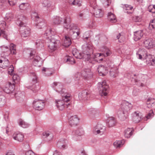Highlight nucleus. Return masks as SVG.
<instances>
[{"label":"nucleus","mask_w":155,"mask_h":155,"mask_svg":"<svg viewBox=\"0 0 155 155\" xmlns=\"http://www.w3.org/2000/svg\"><path fill=\"white\" fill-rule=\"evenodd\" d=\"M64 26L65 28L71 30L70 34L73 39L78 38L80 34L79 30L71 22V19L69 16H67L65 19Z\"/></svg>","instance_id":"nucleus-1"},{"label":"nucleus","mask_w":155,"mask_h":155,"mask_svg":"<svg viewBox=\"0 0 155 155\" xmlns=\"http://www.w3.org/2000/svg\"><path fill=\"white\" fill-rule=\"evenodd\" d=\"M136 54L139 59H141L143 58L145 59L147 64L148 65H155V58L153 56L148 54L145 49H139Z\"/></svg>","instance_id":"nucleus-2"},{"label":"nucleus","mask_w":155,"mask_h":155,"mask_svg":"<svg viewBox=\"0 0 155 155\" xmlns=\"http://www.w3.org/2000/svg\"><path fill=\"white\" fill-rule=\"evenodd\" d=\"M62 100L56 101V105L59 110H63L66 107H68L70 105L71 95L67 93L62 94Z\"/></svg>","instance_id":"nucleus-3"},{"label":"nucleus","mask_w":155,"mask_h":155,"mask_svg":"<svg viewBox=\"0 0 155 155\" xmlns=\"http://www.w3.org/2000/svg\"><path fill=\"white\" fill-rule=\"evenodd\" d=\"M89 50V54H87L85 56V58L87 57V61L91 62L92 61L94 60L98 63H100L102 61L103 58L105 57L104 54L101 53L93 54V49L91 45H90L89 47H88Z\"/></svg>","instance_id":"nucleus-4"},{"label":"nucleus","mask_w":155,"mask_h":155,"mask_svg":"<svg viewBox=\"0 0 155 155\" xmlns=\"http://www.w3.org/2000/svg\"><path fill=\"white\" fill-rule=\"evenodd\" d=\"M132 107V104L128 102L124 101L121 104L120 110L117 112L118 116L121 120L126 119V117L124 114H127Z\"/></svg>","instance_id":"nucleus-5"},{"label":"nucleus","mask_w":155,"mask_h":155,"mask_svg":"<svg viewBox=\"0 0 155 155\" xmlns=\"http://www.w3.org/2000/svg\"><path fill=\"white\" fill-rule=\"evenodd\" d=\"M90 45H91V44H89L87 46L86 49L84 51V52L83 53H79L76 49H75L72 51L73 55L77 58L79 59L84 58L87 61V57H86L85 58V56L87 54H89L90 53L88 47H89Z\"/></svg>","instance_id":"nucleus-6"},{"label":"nucleus","mask_w":155,"mask_h":155,"mask_svg":"<svg viewBox=\"0 0 155 155\" xmlns=\"http://www.w3.org/2000/svg\"><path fill=\"white\" fill-rule=\"evenodd\" d=\"M91 5L94 8V14L95 16L97 18H101L104 15L103 12L101 9L97 8L96 3L94 2L93 3L90 2Z\"/></svg>","instance_id":"nucleus-7"},{"label":"nucleus","mask_w":155,"mask_h":155,"mask_svg":"<svg viewBox=\"0 0 155 155\" xmlns=\"http://www.w3.org/2000/svg\"><path fill=\"white\" fill-rule=\"evenodd\" d=\"M144 47L147 49H150L155 47V42L151 38H146L143 42Z\"/></svg>","instance_id":"nucleus-8"},{"label":"nucleus","mask_w":155,"mask_h":155,"mask_svg":"<svg viewBox=\"0 0 155 155\" xmlns=\"http://www.w3.org/2000/svg\"><path fill=\"white\" fill-rule=\"evenodd\" d=\"M45 102L44 101L38 99L35 100L33 102L34 108L38 110H41L44 107Z\"/></svg>","instance_id":"nucleus-9"},{"label":"nucleus","mask_w":155,"mask_h":155,"mask_svg":"<svg viewBox=\"0 0 155 155\" xmlns=\"http://www.w3.org/2000/svg\"><path fill=\"white\" fill-rule=\"evenodd\" d=\"M100 84L101 86L102 89L99 91L100 94L101 96H107L108 86L107 84L106 81H104L101 83H100Z\"/></svg>","instance_id":"nucleus-10"},{"label":"nucleus","mask_w":155,"mask_h":155,"mask_svg":"<svg viewBox=\"0 0 155 155\" xmlns=\"http://www.w3.org/2000/svg\"><path fill=\"white\" fill-rule=\"evenodd\" d=\"M50 42H49L48 48L50 49L51 51H53L57 49V47L60 44V41L55 39L50 40Z\"/></svg>","instance_id":"nucleus-11"},{"label":"nucleus","mask_w":155,"mask_h":155,"mask_svg":"<svg viewBox=\"0 0 155 155\" xmlns=\"http://www.w3.org/2000/svg\"><path fill=\"white\" fill-rule=\"evenodd\" d=\"M35 53L34 51H32L30 54V59H34L33 64L35 66H40L39 63L41 62V58L38 56H34V53Z\"/></svg>","instance_id":"nucleus-12"},{"label":"nucleus","mask_w":155,"mask_h":155,"mask_svg":"<svg viewBox=\"0 0 155 155\" xmlns=\"http://www.w3.org/2000/svg\"><path fill=\"white\" fill-rule=\"evenodd\" d=\"M53 87H54L56 91L60 93L62 95V94L67 93L66 90L62 88V86L59 82H54L53 84Z\"/></svg>","instance_id":"nucleus-13"},{"label":"nucleus","mask_w":155,"mask_h":155,"mask_svg":"<svg viewBox=\"0 0 155 155\" xmlns=\"http://www.w3.org/2000/svg\"><path fill=\"white\" fill-rule=\"evenodd\" d=\"M20 28V32L21 36L26 37L29 36L30 35V29L25 26H22Z\"/></svg>","instance_id":"nucleus-14"},{"label":"nucleus","mask_w":155,"mask_h":155,"mask_svg":"<svg viewBox=\"0 0 155 155\" xmlns=\"http://www.w3.org/2000/svg\"><path fill=\"white\" fill-rule=\"evenodd\" d=\"M90 96L89 92L87 90H84L79 93L78 97L80 100L85 101L87 100Z\"/></svg>","instance_id":"nucleus-15"},{"label":"nucleus","mask_w":155,"mask_h":155,"mask_svg":"<svg viewBox=\"0 0 155 155\" xmlns=\"http://www.w3.org/2000/svg\"><path fill=\"white\" fill-rule=\"evenodd\" d=\"M82 78L87 79L92 77L93 74L90 69H86L81 71Z\"/></svg>","instance_id":"nucleus-16"},{"label":"nucleus","mask_w":155,"mask_h":155,"mask_svg":"<svg viewBox=\"0 0 155 155\" xmlns=\"http://www.w3.org/2000/svg\"><path fill=\"white\" fill-rule=\"evenodd\" d=\"M55 31L54 29L49 28L47 30L45 35L47 37V38L49 40L55 39L54 35L55 34Z\"/></svg>","instance_id":"nucleus-17"},{"label":"nucleus","mask_w":155,"mask_h":155,"mask_svg":"<svg viewBox=\"0 0 155 155\" xmlns=\"http://www.w3.org/2000/svg\"><path fill=\"white\" fill-rule=\"evenodd\" d=\"M79 120V118L76 115L72 116L69 118V124L71 126H76L78 123Z\"/></svg>","instance_id":"nucleus-18"},{"label":"nucleus","mask_w":155,"mask_h":155,"mask_svg":"<svg viewBox=\"0 0 155 155\" xmlns=\"http://www.w3.org/2000/svg\"><path fill=\"white\" fill-rule=\"evenodd\" d=\"M17 23L20 27L25 26V24L24 21L26 19V18L23 15H18L17 17Z\"/></svg>","instance_id":"nucleus-19"},{"label":"nucleus","mask_w":155,"mask_h":155,"mask_svg":"<svg viewBox=\"0 0 155 155\" xmlns=\"http://www.w3.org/2000/svg\"><path fill=\"white\" fill-rule=\"evenodd\" d=\"M97 70L99 75L102 76L105 75L108 72L107 68L102 65H100L98 66Z\"/></svg>","instance_id":"nucleus-20"},{"label":"nucleus","mask_w":155,"mask_h":155,"mask_svg":"<svg viewBox=\"0 0 155 155\" xmlns=\"http://www.w3.org/2000/svg\"><path fill=\"white\" fill-rule=\"evenodd\" d=\"M141 117L138 111L134 112L133 117V120L135 123L139 122L141 120Z\"/></svg>","instance_id":"nucleus-21"},{"label":"nucleus","mask_w":155,"mask_h":155,"mask_svg":"<svg viewBox=\"0 0 155 155\" xmlns=\"http://www.w3.org/2000/svg\"><path fill=\"white\" fill-rule=\"evenodd\" d=\"M9 62L7 59H3L0 60V67L6 69L9 65Z\"/></svg>","instance_id":"nucleus-22"},{"label":"nucleus","mask_w":155,"mask_h":155,"mask_svg":"<svg viewBox=\"0 0 155 155\" xmlns=\"http://www.w3.org/2000/svg\"><path fill=\"white\" fill-rule=\"evenodd\" d=\"M13 138L18 141L21 142L24 139V136L21 133L16 132L12 136Z\"/></svg>","instance_id":"nucleus-23"},{"label":"nucleus","mask_w":155,"mask_h":155,"mask_svg":"<svg viewBox=\"0 0 155 155\" xmlns=\"http://www.w3.org/2000/svg\"><path fill=\"white\" fill-rule=\"evenodd\" d=\"M143 32L142 31L139 30L134 32V39L135 41L140 40L143 35Z\"/></svg>","instance_id":"nucleus-24"},{"label":"nucleus","mask_w":155,"mask_h":155,"mask_svg":"<svg viewBox=\"0 0 155 155\" xmlns=\"http://www.w3.org/2000/svg\"><path fill=\"white\" fill-rule=\"evenodd\" d=\"M116 120L115 118L112 117L108 118L107 120V124L109 127H112L115 125Z\"/></svg>","instance_id":"nucleus-25"},{"label":"nucleus","mask_w":155,"mask_h":155,"mask_svg":"<svg viewBox=\"0 0 155 155\" xmlns=\"http://www.w3.org/2000/svg\"><path fill=\"white\" fill-rule=\"evenodd\" d=\"M107 17L108 20L111 22L115 23L117 22V19L116 16L111 12H110L108 13Z\"/></svg>","instance_id":"nucleus-26"},{"label":"nucleus","mask_w":155,"mask_h":155,"mask_svg":"<svg viewBox=\"0 0 155 155\" xmlns=\"http://www.w3.org/2000/svg\"><path fill=\"white\" fill-rule=\"evenodd\" d=\"M99 125H97L95 127L93 130V132L94 134L97 135L100 134L101 135L103 134L104 131H102V129L100 128Z\"/></svg>","instance_id":"nucleus-27"},{"label":"nucleus","mask_w":155,"mask_h":155,"mask_svg":"<svg viewBox=\"0 0 155 155\" xmlns=\"http://www.w3.org/2000/svg\"><path fill=\"white\" fill-rule=\"evenodd\" d=\"M73 135H76V136H81L84 135V132L82 129L78 128L75 131L72 132Z\"/></svg>","instance_id":"nucleus-28"},{"label":"nucleus","mask_w":155,"mask_h":155,"mask_svg":"<svg viewBox=\"0 0 155 155\" xmlns=\"http://www.w3.org/2000/svg\"><path fill=\"white\" fill-rule=\"evenodd\" d=\"M65 141L63 140L59 141L57 144L58 147L60 149H64L67 147V146L65 144Z\"/></svg>","instance_id":"nucleus-29"},{"label":"nucleus","mask_w":155,"mask_h":155,"mask_svg":"<svg viewBox=\"0 0 155 155\" xmlns=\"http://www.w3.org/2000/svg\"><path fill=\"white\" fill-rule=\"evenodd\" d=\"M155 102V99L151 98H148L147 101V107L149 108H151L154 105Z\"/></svg>","instance_id":"nucleus-30"},{"label":"nucleus","mask_w":155,"mask_h":155,"mask_svg":"<svg viewBox=\"0 0 155 155\" xmlns=\"http://www.w3.org/2000/svg\"><path fill=\"white\" fill-rule=\"evenodd\" d=\"M71 44V39L69 37L67 36L65 37L63 45L66 47L70 46Z\"/></svg>","instance_id":"nucleus-31"},{"label":"nucleus","mask_w":155,"mask_h":155,"mask_svg":"<svg viewBox=\"0 0 155 155\" xmlns=\"http://www.w3.org/2000/svg\"><path fill=\"white\" fill-rule=\"evenodd\" d=\"M124 8L125 12L128 13H130L133 12V8L131 5H125L124 7Z\"/></svg>","instance_id":"nucleus-32"},{"label":"nucleus","mask_w":155,"mask_h":155,"mask_svg":"<svg viewBox=\"0 0 155 155\" xmlns=\"http://www.w3.org/2000/svg\"><path fill=\"white\" fill-rule=\"evenodd\" d=\"M42 5L43 7L49 8L51 6L52 2L49 0H45L42 3Z\"/></svg>","instance_id":"nucleus-33"},{"label":"nucleus","mask_w":155,"mask_h":155,"mask_svg":"<svg viewBox=\"0 0 155 155\" xmlns=\"http://www.w3.org/2000/svg\"><path fill=\"white\" fill-rule=\"evenodd\" d=\"M9 50H10V52L12 54H15L16 53V45L13 44H11Z\"/></svg>","instance_id":"nucleus-34"},{"label":"nucleus","mask_w":155,"mask_h":155,"mask_svg":"<svg viewBox=\"0 0 155 155\" xmlns=\"http://www.w3.org/2000/svg\"><path fill=\"white\" fill-rule=\"evenodd\" d=\"M133 130L132 129L128 128L125 131V136L126 137L128 138L131 136L133 133Z\"/></svg>","instance_id":"nucleus-35"},{"label":"nucleus","mask_w":155,"mask_h":155,"mask_svg":"<svg viewBox=\"0 0 155 155\" xmlns=\"http://www.w3.org/2000/svg\"><path fill=\"white\" fill-rule=\"evenodd\" d=\"M20 10H25L29 8V5L28 3H22L19 5Z\"/></svg>","instance_id":"nucleus-36"},{"label":"nucleus","mask_w":155,"mask_h":155,"mask_svg":"<svg viewBox=\"0 0 155 155\" xmlns=\"http://www.w3.org/2000/svg\"><path fill=\"white\" fill-rule=\"evenodd\" d=\"M14 85L13 84H12L11 83L9 85V87L7 88L6 89H4L3 91L5 92L8 93L10 92H12L14 90Z\"/></svg>","instance_id":"nucleus-37"},{"label":"nucleus","mask_w":155,"mask_h":155,"mask_svg":"<svg viewBox=\"0 0 155 155\" xmlns=\"http://www.w3.org/2000/svg\"><path fill=\"white\" fill-rule=\"evenodd\" d=\"M19 124L20 126L24 128H27L29 126V124L22 119L19 120Z\"/></svg>","instance_id":"nucleus-38"},{"label":"nucleus","mask_w":155,"mask_h":155,"mask_svg":"<svg viewBox=\"0 0 155 155\" xmlns=\"http://www.w3.org/2000/svg\"><path fill=\"white\" fill-rule=\"evenodd\" d=\"M62 21V18L58 16H56L54 18L53 22L55 24H59Z\"/></svg>","instance_id":"nucleus-39"},{"label":"nucleus","mask_w":155,"mask_h":155,"mask_svg":"<svg viewBox=\"0 0 155 155\" xmlns=\"http://www.w3.org/2000/svg\"><path fill=\"white\" fill-rule=\"evenodd\" d=\"M69 3L74 5H78L79 6L81 5L80 0H68Z\"/></svg>","instance_id":"nucleus-40"},{"label":"nucleus","mask_w":155,"mask_h":155,"mask_svg":"<svg viewBox=\"0 0 155 155\" xmlns=\"http://www.w3.org/2000/svg\"><path fill=\"white\" fill-rule=\"evenodd\" d=\"M117 69V68H115L114 71L113 69H111L110 70V76L111 77L113 78H115L117 76L118 72L117 70H116Z\"/></svg>","instance_id":"nucleus-41"},{"label":"nucleus","mask_w":155,"mask_h":155,"mask_svg":"<svg viewBox=\"0 0 155 155\" xmlns=\"http://www.w3.org/2000/svg\"><path fill=\"white\" fill-rule=\"evenodd\" d=\"M155 28V19L151 20L150 23L149 28L152 30Z\"/></svg>","instance_id":"nucleus-42"},{"label":"nucleus","mask_w":155,"mask_h":155,"mask_svg":"<svg viewBox=\"0 0 155 155\" xmlns=\"http://www.w3.org/2000/svg\"><path fill=\"white\" fill-rule=\"evenodd\" d=\"M12 78L13 81L15 83L18 84L20 81V78L18 76L17 74H14Z\"/></svg>","instance_id":"nucleus-43"},{"label":"nucleus","mask_w":155,"mask_h":155,"mask_svg":"<svg viewBox=\"0 0 155 155\" xmlns=\"http://www.w3.org/2000/svg\"><path fill=\"white\" fill-rule=\"evenodd\" d=\"M37 28L40 29L43 28L45 26V24L44 21H41L36 24Z\"/></svg>","instance_id":"nucleus-44"},{"label":"nucleus","mask_w":155,"mask_h":155,"mask_svg":"<svg viewBox=\"0 0 155 155\" xmlns=\"http://www.w3.org/2000/svg\"><path fill=\"white\" fill-rule=\"evenodd\" d=\"M122 142L120 140H116L113 143L114 146L117 147H120L122 145Z\"/></svg>","instance_id":"nucleus-45"},{"label":"nucleus","mask_w":155,"mask_h":155,"mask_svg":"<svg viewBox=\"0 0 155 155\" xmlns=\"http://www.w3.org/2000/svg\"><path fill=\"white\" fill-rule=\"evenodd\" d=\"M148 10L149 12L152 13H155V5H149L148 8Z\"/></svg>","instance_id":"nucleus-46"},{"label":"nucleus","mask_w":155,"mask_h":155,"mask_svg":"<svg viewBox=\"0 0 155 155\" xmlns=\"http://www.w3.org/2000/svg\"><path fill=\"white\" fill-rule=\"evenodd\" d=\"M44 41L43 40L41 41L40 40H38L36 41V45L37 47H41L43 46V43Z\"/></svg>","instance_id":"nucleus-47"},{"label":"nucleus","mask_w":155,"mask_h":155,"mask_svg":"<svg viewBox=\"0 0 155 155\" xmlns=\"http://www.w3.org/2000/svg\"><path fill=\"white\" fill-rule=\"evenodd\" d=\"M14 69L13 66L12 65H10L8 69V74L11 75H12L14 72Z\"/></svg>","instance_id":"nucleus-48"},{"label":"nucleus","mask_w":155,"mask_h":155,"mask_svg":"<svg viewBox=\"0 0 155 155\" xmlns=\"http://www.w3.org/2000/svg\"><path fill=\"white\" fill-rule=\"evenodd\" d=\"M132 18V20L135 22L140 21L141 20V17L140 16H134Z\"/></svg>","instance_id":"nucleus-49"},{"label":"nucleus","mask_w":155,"mask_h":155,"mask_svg":"<svg viewBox=\"0 0 155 155\" xmlns=\"http://www.w3.org/2000/svg\"><path fill=\"white\" fill-rule=\"evenodd\" d=\"M5 19L6 20L8 21H12L13 19L12 15L11 14H7Z\"/></svg>","instance_id":"nucleus-50"},{"label":"nucleus","mask_w":155,"mask_h":155,"mask_svg":"<svg viewBox=\"0 0 155 155\" xmlns=\"http://www.w3.org/2000/svg\"><path fill=\"white\" fill-rule=\"evenodd\" d=\"M18 0H8V2L10 5L13 6L16 4Z\"/></svg>","instance_id":"nucleus-51"},{"label":"nucleus","mask_w":155,"mask_h":155,"mask_svg":"<svg viewBox=\"0 0 155 155\" xmlns=\"http://www.w3.org/2000/svg\"><path fill=\"white\" fill-rule=\"evenodd\" d=\"M111 3L110 0H104L103 1V3L105 7H107Z\"/></svg>","instance_id":"nucleus-52"},{"label":"nucleus","mask_w":155,"mask_h":155,"mask_svg":"<svg viewBox=\"0 0 155 155\" xmlns=\"http://www.w3.org/2000/svg\"><path fill=\"white\" fill-rule=\"evenodd\" d=\"M67 61L69 62V63L73 64L75 63V61L74 58L72 57H70L67 59Z\"/></svg>","instance_id":"nucleus-53"},{"label":"nucleus","mask_w":155,"mask_h":155,"mask_svg":"<svg viewBox=\"0 0 155 155\" xmlns=\"http://www.w3.org/2000/svg\"><path fill=\"white\" fill-rule=\"evenodd\" d=\"M50 71V69L46 68H43L42 70V72H46V73H45L47 75L50 76L52 74L51 73H49L48 72Z\"/></svg>","instance_id":"nucleus-54"},{"label":"nucleus","mask_w":155,"mask_h":155,"mask_svg":"<svg viewBox=\"0 0 155 155\" xmlns=\"http://www.w3.org/2000/svg\"><path fill=\"white\" fill-rule=\"evenodd\" d=\"M154 114L153 111L152 110H151L149 111V113L147 115L146 117V118L147 119H149L152 117L153 116Z\"/></svg>","instance_id":"nucleus-55"},{"label":"nucleus","mask_w":155,"mask_h":155,"mask_svg":"<svg viewBox=\"0 0 155 155\" xmlns=\"http://www.w3.org/2000/svg\"><path fill=\"white\" fill-rule=\"evenodd\" d=\"M2 50L4 52H7L9 51V48L7 46H1Z\"/></svg>","instance_id":"nucleus-56"},{"label":"nucleus","mask_w":155,"mask_h":155,"mask_svg":"<svg viewBox=\"0 0 155 155\" xmlns=\"http://www.w3.org/2000/svg\"><path fill=\"white\" fill-rule=\"evenodd\" d=\"M43 135L44 136H45L46 137H48L49 136H50V137H51V138L53 137L52 135L51 134H50V132H44L43 133Z\"/></svg>","instance_id":"nucleus-57"},{"label":"nucleus","mask_w":155,"mask_h":155,"mask_svg":"<svg viewBox=\"0 0 155 155\" xmlns=\"http://www.w3.org/2000/svg\"><path fill=\"white\" fill-rule=\"evenodd\" d=\"M75 77H76L77 80L81 78H82V75L81 74V72L80 73H78L76 74Z\"/></svg>","instance_id":"nucleus-58"},{"label":"nucleus","mask_w":155,"mask_h":155,"mask_svg":"<svg viewBox=\"0 0 155 155\" xmlns=\"http://www.w3.org/2000/svg\"><path fill=\"white\" fill-rule=\"evenodd\" d=\"M1 35H2L3 37L6 39L8 40V37L6 33L4 31L1 30Z\"/></svg>","instance_id":"nucleus-59"},{"label":"nucleus","mask_w":155,"mask_h":155,"mask_svg":"<svg viewBox=\"0 0 155 155\" xmlns=\"http://www.w3.org/2000/svg\"><path fill=\"white\" fill-rule=\"evenodd\" d=\"M25 155H35V153L32 150H28L26 151Z\"/></svg>","instance_id":"nucleus-60"},{"label":"nucleus","mask_w":155,"mask_h":155,"mask_svg":"<svg viewBox=\"0 0 155 155\" xmlns=\"http://www.w3.org/2000/svg\"><path fill=\"white\" fill-rule=\"evenodd\" d=\"M6 27V23L2 21L0 24V27L2 28H5Z\"/></svg>","instance_id":"nucleus-61"},{"label":"nucleus","mask_w":155,"mask_h":155,"mask_svg":"<svg viewBox=\"0 0 155 155\" xmlns=\"http://www.w3.org/2000/svg\"><path fill=\"white\" fill-rule=\"evenodd\" d=\"M125 38L123 36H121L119 40V41L120 42L122 43L125 41Z\"/></svg>","instance_id":"nucleus-62"},{"label":"nucleus","mask_w":155,"mask_h":155,"mask_svg":"<svg viewBox=\"0 0 155 155\" xmlns=\"http://www.w3.org/2000/svg\"><path fill=\"white\" fill-rule=\"evenodd\" d=\"M32 81L33 84H35L37 82V78L36 76H34L33 78L32 79Z\"/></svg>","instance_id":"nucleus-63"},{"label":"nucleus","mask_w":155,"mask_h":155,"mask_svg":"<svg viewBox=\"0 0 155 155\" xmlns=\"http://www.w3.org/2000/svg\"><path fill=\"white\" fill-rule=\"evenodd\" d=\"M53 155H62L61 153L57 150L55 151Z\"/></svg>","instance_id":"nucleus-64"}]
</instances>
